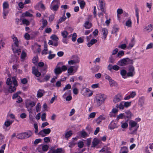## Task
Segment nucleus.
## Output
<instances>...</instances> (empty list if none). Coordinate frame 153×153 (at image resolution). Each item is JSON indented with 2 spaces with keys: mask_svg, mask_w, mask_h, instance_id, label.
Listing matches in <instances>:
<instances>
[{
  "mask_svg": "<svg viewBox=\"0 0 153 153\" xmlns=\"http://www.w3.org/2000/svg\"><path fill=\"white\" fill-rule=\"evenodd\" d=\"M110 85V86L111 87H112L114 86L115 85V84H116L115 82L112 79H111V80H110L109 81Z\"/></svg>",
  "mask_w": 153,
  "mask_h": 153,
  "instance_id": "nucleus-50",
  "label": "nucleus"
},
{
  "mask_svg": "<svg viewBox=\"0 0 153 153\" xmlns=\"http://www.w3.org/2000/svg\"><path fill=\"white\" fill-rule=\"evenodd\" d=\"M12 79L10 78H8L6 82L7 84L9 85L8 91L11 93L16 91V87L18 86L17 82L16 77H12Z\"/></svg>",
  "mask_w": 153,
  "mask_h": 153,
  "instance_id": "nucleus-1",
  "label": "nucleus"
},
{
  "mask_svg": "<svg viewBox=\"0 0 153 153\" xmlns=\"http://www.w3.org/2000/svg\"><path fill=\"white\" fill-rule=\"evenodd\" d=\"M23 133L25 139L31 136L32 134L31 132L30 131Z\"/></svg>",
  "mask_w": 153,
  "mask_h": 153,
  "instance_id": "nucleus-22",
  "label": "nucleus"
},
{
  "mask_svg": "<svg viewBox=\"0 0 153 153\" xmlns=\"http://www.w3.org/2000/svg\"><path fill=\"white\" fill-rule=\"evenodd\" d=\"M65 11L64 13L63 14L62 16V17H61L57 21V23L58 24H59L60 23H61V22L64 21L66 19V17H65Z\"/></svg>",
  "mask_w": 153,
  "mask_h": 153,
  "instance_id": "nucleus-23",
  "label": "nucleus"
},
{
  "mask_svg": "<svg viewBox=\"0 0 153 153\" xmlns=\"http://www.w3.org/2000/svg\"><path fill=\"white\" fill-rule=\"evenodd\" d=\"M106 96L103 94H97L94 98V102L97 106L103 103L106 98Z\"/></svg>",
  "mask_w": 153,
  "mask_h": 153,
  "instance_id": "nucleus-2",
  "label": "nucleus"
},
{
  "mask_svg": "<svg viewBox=\"0 0 153 153\" xmlns=\"http://www.w3.org/2000/svg\"><path fill=\"white\" fill-rule=\"evenodd\" d=\"M124 53L123 51H119L117 53V56L120 57L124 55Z\"/></svg>",
  "mask_w": 153,
  "mask_h": 153,
  "instance_id": "nucleus-58",
  "label": "nucleus"
},
{
  "mask_svg": "<svg viewBox=\"0 0 153 153\" xmlns=\"http://www.w3.org/2000/svg\"><path fill=\"white\" fill-rule=\"evenodd\" d=\"M131 102H125L124 103L123 106H124V107H128L131 105Z\"/></svg>",
  "mask_w": 153,
  "mask_h": 153,
  "instance_id": "nucleus-49",
  "label": "nucleus"
},
{
  "mask_svg": "<svg viewBox=\"0 0 153 153\" xmlns=\"http://www.w3.org/2000/svg\"><path fill=\"white\" fill-rule=\"evenodd\" d=\"M62 148H58L56 150H51V153H60L62 152Z\"/></svg>",
  "mask_w": 153,
  "mask_h": 153,
  "instance_id": "nucleus-29",
  "label": "nucleus"
},
{
  "mask_svg": "<svg viewBox=\"0 0 153 153\" xmlns=\"http://www.w3.org/2000/svg\"><path fill=\"white\" fill-rule=\"evenodd\" d=\"M12 121L7 120L4 123V125L6 127H8L12 124Z\"/></svg>",
  "mask_w": 153,
  "mask_h": 153,
  "instance_id": "nucleus-43",
  "label": "nucleus"
},
{
  "mask_svg": "<svg viewBox=\"0 0 153 153\" xmlns=\"http://www.w3.org/2000/svg\"><path fill=\"white\" fill-rule=\"evenodd\" d=\"M32 68V73L35 75L36 76L38 77L40 76L41 75L40 72L38 71L37 69L35 67H33Z\"/></svg>",
  "mask_w": 153,
  "mask_h": 153,
  "instance_id": "nucleus-13",
  "label": "nucleus"
},
{
  "mask_svg": "<svg viewBox=\"0 0 153 153\" xmlns=\"http://www.w3.org/2000/svg\"><path fill=\"white\" fill-rule=\"evenodd\" d=\"M99 140L97 138H94L92 142L91 147H95L99 144Z\"/></svg>",
  "mask_w": 153,
  "mask_h": 153,
  "instance_id": "nucleus-19",
  "label": "nucleus"
},
{
  "mask_svg": "<svg viewBox=\"0 0 153 153\" xmlns=\"http://www.w3.org/2000/svg\"><path fill=\"white\" fill-rule=\"evenodd\" d=\"M54 19V15L53 14L50 15L49 18V21L51 22L53 21Z\"/></svg>",
  "mask_w": 153,
  "mask_h": 153,
  "instance_id": "nucleus-59",
  "label": "nucleus"
},
{
  "mask_svg": "<svg viewBox=\"0 0 153 153\" xmlns=\"http://www.w3.org/2000/svg\"><path fill=\"white\" fill-rule=\"evenodd\" d=\"M42 26L41 27L40 29L41 30H42L43 28L46 27L48 24V22L45 19H42Z\"/></svg>",
  "mask_w": 153,
  "mask_h": 153,
  "instance_id": "nucleus-34",
  "label": "nucleus"
},
{
  "mask_svg": "<svg viewBox=\"0 0 153 153\" xmlns=\"http://www.w3.org/2000/svg\"><path fill=\"white\" fill-rule=\"evenodd\" d=\"M50 76H51L50 74H48L45 76V78L43 79V80H44V82H47L49 80L50 78Z\"/></svg>",
  "mask_w": 153,
  "mask_h": 153,
  "instance_id": "nucleus-56",
  "label": "nucleus"
},
{
  "mask_svg": "<svg viewBox=\"0 0 153 153\" xmlns=\"http://www.w3.org/2000/svg\"><path fill=\"white\" fill-rule=\"evenodd\" d=\"M59 6V5L55 4H53L52 5H51V4L50 6V8L51 10L56 11L58 10Z\"/></svg>",
  "mask_w": 153,
  "mask_h": 153,
  "instance_id": "nucleus-24",
  "label": "nucleus"
},
{
  "mask_svg": "<svg viewBox=\"0 0 153 153\" xmlns=\"http://www.w3.org/2000/svg\"><path fill=\"white\" fill-rule=\"evenodd\" d=\"M22 22L23 24H25L27 25H28L30 24V22L26 19H23Z\"/></svg>",
  "mask_w": 153,
  "mask_h": 153,
  "instance_id": "nucleus-47",
  "label": "nucleus"
},
{
  "mask_svg": "<svg viewBox=\"0 0 153 153\" xmlns=\"http://www.w3.org/2000/svg\"><path fill=\"white\" fill-rule=\"evenodd\" d=\"M46 114L45 113H44L42 114L41 119L42 121H45L46 120Z\"/></svg>",
  "mask_w": 153,
  "mask_h": 153,
  "instance_id": "nucleus-64",
  "label": "nucleus"
},
{
  "mask_svg": "<svg viewBox=\"0 0 153 153\" xmlns=\"http://www.w3.org/2000/svg\"><path fill=\"white\" fill-rule=\"evenodd\" d=\"M119 28H118L117 26L116 25H114L113 27V29L111 33H115L118 31Z\"/></svg>",
  "mask_w": 153,
  "mask_h": 153,
  "instance_id": "nucleus-32",
  "label": "nucleus"
},
{
  "mask_svg": "<svg viewBox=\"0 0 153 153\" xmlns=\"http://www.w3.org/2000/svg\"><path fill=\"white\" fill-rule=\"evenodd\" d=\"M122 99V96L120 94H118L115 96L113 99V101L117 103L120 101Z\"/></svg>",
  "mask_w": 153,
  "mask_h": 153,
  "instance_id": "nucleus-11",
  "label": "nucleus"
},
{
  "mask_svg": "<svg viewBox=\"0 0 153 153\" xmlns=\"http://www.w3.org/2000/svg\"><path fill=\"white\" fill-rule=\"evenodd\" d=\"M76 83H75L72 87V88H74V89L73 90V93L75 95H76L78 94V89L76 88Z\"/></svg>",
  "mask_w": 153,
  "mask_h": 153,
  "instance_id": "nucleus-26",
  "label": "nucleus"
},
{
  "mask_svg": "<svg viewBox=\"0 0 153 153\" xmlns=\"http://www.w3.org/2000/svg\"><path fill=\"white\" fill-rule=\"evenodd\" d=\"M105 117L103 115H100L97 119H95V121L98 124H100L103 120H105Z\"/></svg>",
  "mask_w": 153,
  "mask_h": 153,
  "instance_id": "nucleus-16",
  "label": "nucleus"
},
{
  "mask_svg": "<svg viewBox=\"0 0 153 153\" xmlns=\"http://www.w3.org/2000/svg\"><path fill=\"white\" fill-rule=\"evenodd\" d=\"M48 44L49 45H53L54 46L56 47L58 46V41H56L55 42H53V41L51 40H49Z\"/></svg>",
  "mask_w": 153,
  "mask_h": 153,
  "instance_id": "nucleus-31",
  "label": "nucleus"
},
{
  "mask_svg": "<svg viewBox=\"0 0 153 153\" xmlns=\"http://www.w3.org/2000/svg\"><path fill=\"white\" fill-rule=\"evenodd\" d=\"M123 117L124 118V114L121 113L119 115H118L117 117V119L118 120L120 119H123Z\"/></svg>",
  "mask_w": 153,
  "mask_h": 153,
  "instance_id": "nucleus-52",
  "label": "nucleus"
},
{
  "mask_svg": "<svg viewBox=\"0 0 153 153\" xmlns=\"http://www.w3.org/2000/svg\"><path fill=\"white\" fill-rule=\"evenodd\" d=\"M71 90L65 92L64 94L63 95V98H65L68 95H71Z\"/></svg>",
  "mask_w": 153,
  "mask_h": 153,
  "instance_id": "nucleus-42",
  "label": "nucleus"
},
{
  "mask_svg": "<svg viewBox=\"0 0 153 153\" xmlns=\"http://www.w3.org/2000/svg\"><path fill=\"white\" fill-rule=\"evenodd\" d=\"M79 60L78 59H77L76 60H71L68 61V63L70 65H73L77 63H79Z\"/></svg>",
  "mask_w": 153,
  "mask_h": 153,
  "instance_id": "nucleus-37",
  "label": "nucleus"
},
{
  "mask_svg": "<svg viewBox=\"0 0 153 153\" xmlns=\"http://www.w3.org/2000/svg\"><path fill=\"white\" fill-rule=\"evenodd\" d=\"M48 145H44L42 146V149L44 151H46L48 149Z\"/></svg>",
  "mask_w": 153,
  "mask_h": 153,
  "instance_id": "nucleus-60",
  "label": "nucleus"
},
{
  "mask_svg": "<svg viewBox=\"0 0 153 153\" xmlns=\"http://www.w3.org/2000/svg\"><path fill=\"white\" fill-rule=\"evenodd\" d=\"M133 63V61L132 60H131L129 58H126L119 61L117 63V64L120 66H123Z\"/></svg>",
  "mask_w": 153,
  "mask_h": 153,
  "instance_id": "nucleus-4",
  "label": "nucleus"
},
{
  "mask_svg": "<svg viewBox=\"0 0 153 153\" xmlns=\"http://www.w3.org/2000/svg\"><path fill=\"white\" fill-rule=\"evenodd\" d=\"M51 132L50 128H45L40 131L38 134L42 136V137H45L46 135L49 134Z\"/></svg>",
  "mask_w": 153,
  "mask_h": 153,
  "instance_id": "nucleus-6",
  "label": "nucleus"
},
{
  "mask_svg": "<svg viewBox=\"0 0 153 153\" xmlns=\"http://www.w3.org/2000/svg\"><path fill=\"white\" fill-rule=\"evenodd\" d=\"M97 41L96 39H93L91 40L90 42H88L87 44V45L88 47H90L93 44L96 43Z\"/></svg>",
  "mask_w": 153,
  "mask_h": 153,
  "instance_id": "nucleus-27",
  "label": "nucleus"
},
{
  "mask_svg": "<svg viewBox=\"0 0 153 153\" xmlns=\"http://www.w3.org/2000/svg\"><path fill=\"white\" fill-rule=\"evenodd\" d=\"M108 127L110 129H113L117 127V124L113 121L111 123Z\"/></svg>",
  "mask_w": 153,
  "mask_h": 153,
  "instance_id": "nucleus-21",
  "label": "nucleus"
},
{
  "mask_svg": "<svg viewBox=\"0 0 153 153\" xmlns=\"http://www.w3.org/2000/svg\"><path fill=\"white\" fill-rule=\"evenodd\" d=\"M51 4V5L55 4L59 5L60 4L59 0H53Z\"/></svg>",
  "mask_w": 153,
  "mask_h": 153,
  "instance_id": "nucleus-46",
  "label": "nucleus"
},
{
  "mask_svg": "<svg viewBox=\"0 0 153 153\" xmlns=\"http://www.w3.org/2000/svg\"><path fill=\"white\" fill-rule=\"evenodd\" d=\"M86 145L89 147L91 144V138L88 139L86 141Z\"/></svg>",
  "mask_w": 153,
  "mask_h": 153,
  "instance_id": "nucleus-61",
  "label": "nucleus"
},
{
  "mask_svg": "<svg viewBox=\"0 0 153 153\" xmlns=\"http://www.w3.org/2000/svg\"><path fill=\"white\" fill-rule=\"evenodd\" d=\"M78 3L79 4L80 7L82 9H83L84 7L85 4V3L84 1L80 2Z\"/></svg>",
  "mask_w": 153,
  "mask_h": 153,
  "instance_id": "nucleus-48",
  "label": "nucleus"
},
{
  "mask_svg": "<svg viewBox=\"0 0 153 153\" xmlns=\"http://www.w3.org/2000/svg\"><path fill=\"white\" fill-rule=\"evenodd\" d=\"M100 7L101 11L104 13H105V3L103 2V1H100Z\"/></svg>",
  "mask_w": 153,
  "mask_h": 153,
  "instance_id": "nucleus-10",
  "label": "nucleus"
},
{
  "mask_svg": "<svg viewBox=\"0 0 153 153\" xmlns=\"http://www.w3.org/2000/svg\"><path fill=\"white\" fill-rule=\"evenodd\" d=\"M76 33H74L72 35V40L73 42H75L76 41Z\"/></svg>",
  "mask_w": 153,
  "mask_h": 153,
  "instance_id": "nucleus-54",
  "label": "nucleus"
},
{
  "mask_svg": "<svg viewBox=\"0 0 153 153\" xmlns=\"http://www.w3.org/2000/svg\"><path fill=\"white\" fill-rule=\"evenodd\" d=\"M83 90L85 91V95L87 97H90L93 94V92L90 91V90L88 88H84Z\"/></svg>",
  "mask_w": 153,
  "mask_h": 153,
  "instance_id": "nucleus-14",
  "label": "nucleus"
},
{
  "mask_svg": "<svg viewBox=\"0 0 153 153\" xmlns=\"http://www.w3.org/2000/svg\"><path fill=\"white\" fill-rule=\"evenodd\" d=\"M39 7H40L43 10H45V7L42 3V1H40L35 6V8L36 10H39Z\"/></svg>",
  "mask_w": 153,
  "mask_h": 153,
  "instance_id": "nucleus-15",
  "label": "nucleus"
},
{
  "mask_svg": "<svg viewBox=\"0 0 153 153\" xmlns=\"http://www.w3.org/2000/svg\"><path fill=\"white\" fill-rule=\"evenodd\" d=\"M76 143L74 141H72L69 144V147L70 148H72L75 146Z\"/></svg>",
  "mask_w": 153,
  "mask_h": 153,
  "instance_id": "nucleus-62",
  "label": "nucleus"
},
{
  "mask_svg": "<svg viewBox=\"0 0 153 153\" xmlns=\"http://www.w3.org/2000/svg\"><path fill=\"white\" fill-rule=\"evenodd\" d=\"M51 39L53 40L56 41H57L58 39H59V38L57 36L55 35H52L51 37Z\"/></svg>",
  "mask_w": 153,
  "mask_h": 153,
  "instance_id": "nucleus-45",
  "label": "nucleus"
},
{
  "mask_svg": "<svg viewBox=\"0 0 153 153\" xmlns=\"http://www.w3.org/2000/svg\"><path fill=\"white\" fill-rule=\"evenodd\" d=\"M127 74V72L126 70L123 69L121 71L120 74L123 78H125V77L124 76H125Z\"/></svg>",
  "mask_w": 153,
  "mask_h": 153,
  "instance_id": "nucleus-41",
  "label": "nucleus"
},
{
  "mask_svg": "<svg viewBox=\"0 0 153 153\" xmlns=\"http://www.w3.org/2000/svg\"><path fill=\"white\" fill-rule=\"evenodd\" d=\"M102 31L103 33V37L105 39L107 36L108 34V31L107 29L105 28H103L102 29Z\"/></svg>",
  "mask_w": 153,
  "mask_h": 153,
  "instance_id": "nucleus-30",
  "label": "nucleus"
},
{
  "mask_svg": "<svg viewBox=\"0 0 153 153\" xmlns=\"http://www.w3.org/2000/svg\"><path fill=\"white\" fill-rule=\"evenodd\" d=\"M129 125L130 126L129 129L132 131L131 133V134H133L136 132L139 126L137 122L132 120H131L129 122Z\"/></svg>",
  "mask_w": 153,
  "mask_h": 153,
  "instance_id": "nucleus-3",
  "label": "nucleus"
},
{
  "mask_svg": "<svg viewBox=\"0 0 153 153\" xmlns=\"http://www.w3.org/2000/svg\"><path fill=\"white\" fill-rule=\"evenodd\" d=\"M41 69V71L42 73H43L44 75L47 72V69L48 68V66L46 64H45Z\"/></svg>",
  "mask_w": 153,
  "mask_h": 153,
  "instance_id": "nucleus-25",
  "label": "nucleus"
},
{
  "mask_svg": "<svg viewBox=\"0 0 153 153\" xmlns=\"http://www.w3.org/2000/svg\"><path fill=\"white\" fill-rule=\"evenodd\" d=\"M60 64H62V62L59 63L56 66L54 70V72L56 75H59L62 72V70H61L60 67L58 66V65Z\"/></svg>",
  "mask_w": 153,
  "mask_h": 153,
  "instance_id": "nucleus-7",
  "label": "nucleus"
},
{
  "mask_svg": "<svg viewBox=\"0 0 153 153\" xmlns=\"http://www.w3.org/2000/svg\"><path fill=\"white\" fill-rule=\"evenodd\" d=\"M11 37L13 42V43L12 44H13V47H14V46H15L17 47H19V41L17 38L14 35H13Z\"/></svg>",
  "mask_w": 153,
  "mask_h": 153,
  "instance_id": "nucleus-9",
  "label": "nucleus"
},
{
  "mask_svg": "<svg viewBox=\"0 0 153 153\" xmlns=\"http://www.w3.org/2000/svg\"><path fill=\"white\" fill-rule=\"evenodd\" d=\"M74 66H71L70 67L68 68V72L69 74H70L72 73L73 71H74V69L73 67Z\"/></svg>",
  "mask_w": 153,
  "mask_h": 153,
  "instance_id": "nucleus-55",
  "label": "nucleus"
},
{
  "mask_svg": "<svg viewBox=\"0 0 153 153\" xmlns=\"http://www.w3.org/2000/svg\"><path fill=\"white\" fill-rule=\"evenodd\" d=\"M129 72L127 73V75L128 77H132L135 74L134 68L132 65H130L128 67Z\"/></svg>",
  "mask_w": 153,
  "mask_h": 153,
  "instance_id": "nucleus-5",
  "label": "nucleus"
},
{
  "mask_svg": "<svg viewBox=\"0 0 153 153\" xmlns=\"http://www.w3.org/2000/svg\"><path fill=\"white\" fill-rule=\"evenodd\" d=\"M126 26L128 27H131L132 26V22L130 19H128V20L126 22Z\"/></svg>",
  "mask_w": 153,
  "mask_h": 153,
  "instance_id": "nucleus-33",
  "label": "nucleus"
},
{
  "mask_svg": "<svg viewBox=\"0 0 153 153\" xmlns=\"http://www.w3.org/2000/svg\"><path fill=\"white\" fill-rule=\"evenodd\" d=\"M71 89V86L70 84L67 85L63 89V91H64L66 90Z\"/></svg>",
  "mask_w": 153,
  "mask_h": 153,
  "instance_id": "nucleus-51",
  "label": "nucleus"
},
{
  "mask_svg": "<svg viewBox=\"0 0 153 153\" xmlns=\"http://www.w3.org/2000/svg\"><path fill=\"white\" fill-rule=\"evenodd\" d=\"M27 55L26 53L25 52L23 51H22V53L21 55V58L22 59H24L25 57H26Z\"/></svg>",
  "mask_w": 153,
  "mask_h": 153,
  "instance_id": "nucleus-44",
  "label": "nucleus"
},
{
  "mask_svg": "<svg viewBox=\"0 0 153 153\" xmlns=\"http://www.w3.org/2000/svg\"><path fill=\"white\" fill-rule=\"evenodd\" d=\"M153 29V25L152 24L149 25L146 27L145 28L144 30L148 32H149Z\"/></svg>",
  "mask_w": 153,
  "mask_h": 153,
  "instance_id": "nucleus-17",
  "label": "nucleus"
},
{
  "mask_svg": "<svg viewBox=\"0 0 153 153\" xmlns=\"http://www.w3.org/2000/svg\"><path fill=\"white\" fill-rule=\"evenodd\" d=\"M3 14L4 16H6L8 13V11L7 10H6L5 9L8 8L9 7V4L7 2H4L3 5Z\"/></svg>",
  "mask_w": 153,
  "mask_h": 153,
  "instance_id": "nucleus-8",
  "label": "nucleus"
},
{
  "mask_svg": "<svg viewBox=\"0 0 153 153\" xmlns=\"http://www.w3.org/2000/svg\"><path fill=\"white\" fill-rule=\"evenodd\" d=\"M126 45L125 44H123L119 45L118 46V48H120L124 49L126 48Z\"/></svg>",
  "mask_w": 153,
  "mask_h": 153,
  "instance_id": "nucleus-57",
  "label": "nucleus"
},
{
  "mask_svg": "<svg viewBox=\"0 0 153 153\" xmlns=\"http://www.w3.org/2000/svg\"><path fill=\"white\" fill-rule=\"evenodd\" d=\"M61 34L64 38H66L68 35V33L66 31L64 30L62 32Z\"/></svg>",
  "mask_w": 153,
  "mask_h": 153,
  "instance_id": "nucleus-38",
  "label": "nucleus"
},
{
  "mask_svg": "<svg viewBox=\"0 0 153 153\" xmlns=\"http://www.w3.org/2000/svg\"><path fill=\"white\" fill-rule=\"evenodd\" d=\"M92 26V24L91 22L89 21H87L85 22L84 26L85 28L89 29Z\"/></svg>",
  "mask_w": 153,
  "mask_h": 153,
  "instance_id": "nucleus-18",
  "label": "nucleus"
},
{
  "mask_svg": "<svg viewBox=\"0 0 153 153\" xmlns=\"http://www.w3.org/2000/svg\"><path fill=\"white\" fill-rule=\"evenodd\" d=\"M124 114V118H128V120L130 119L133 116V114L129 110L126 111Z\"/></svg>",
  "mask_w": 153,
  "mask_h": 153,
  "instance_id": "nucleus-12",
  "label": "nucleus"
},
{
  "mask_svg": "<svg viewBox=\"0 0 153 153\" xmlns=\"http://www.w3.org/2000/svg\"><path fill=\"white\" fill-rule=\"evenodd\" d=\"M45 92L43 90L39 89L38 91L37 94V97L38 98L41 97L43 96V94Z\"/></svg>",
  "mask_w": 153,
  "mask_h": 153,
  "instance_id": "nucleus-20",
  "label": "nucleus"
},
{
  "mask_svg": "<svg viewBox=\"0 0 153 153\" xmlns=\"http://www.w3.org/2000/svg\"><path fill=\"white\" fill-rule=\"evenodd\" d=\"M109 62L111 63H114V62L115 59L112 55L110 56L109 58Z\"/></svg>",
  "mask_w": 153,
  "mask_h": 153,
  "instance_id": "nucleus-63",
  "label": "nucleus"
},
{
  "mask_svg": "<svg viewBox=\"0 0 153 153\" xmlns=\"http://www.w3.org/2000/svg\"><path fill=\"white\" fill-rule=\"evenodd\" d=\"M16 137L17 138L20 139H25V138L24 136L23 133H20L18 134H17L16 136Z\"/></svg>",
  "mask_w": 153,
  "mask_h": 153,
  "instance_id": "nucleus-40",
  "label": "nucleus"
},
{
  "mask_svg": "<svg viewBox=\"0 0 153 153\" xmlns=\"http://www.w3.org/2000/svg\"><path fill=\"white\" fill-rule=\"evenodd\" d=\"M72 131L70 130L67 132L65 134V137L66 138H68V137H70L72 134Z\"/></svg>",
  "mask_w": 153,
  "mask_h": 153,
  "instance_id": "nucleus-35",
  "label": "nucleus"
},
{
  "mask_svg": "<svg viewBox=\"0 0 153 153\" xmlns=\"http://www.w3.org/2000/svg\"><path fill=\"white\" fill-rule=\"evenodd\" d=\"M80 135L81 137L85 138L87 136V133L84 131V130L80 132Z\"/></svg>",
  "mask_w": 153,
  "mask_h": 153,
  "instance_id": "nucleus-28",
  "label": "nucleus"
},
{
  "mask_svg": "<svg viewBox=\"0 0 153 153\" xmlns=\"http://www.w3.org/2000/svg\"><path fill=\"white\" fill-rule=\"evenodd\" d=\"M36 110L37 112H38L40 111L41 105L39 103H38L36 106Z\"/></svg>",
  "mask_w": 153,
  "mask_h": 153,
  "instance_id": "nucleus-53",
  "label": "nucleus"
},
{
  "mask_svg": "<svg viewBox=\"0 0 153 153\" xmlns=\"http://www.w3.org/2000/svg\"><path fill=\"white\" fill-rule=\"evenodd\" d=\"M12 50L14 53H18L21 52V50L20 49H15L13 47V44H12Z\"/></svg>",
  "mask_w": 153,
  "mask_h": 153,
  "instance_id": "nucleus-39",
  "label": "nucleus"
},
{
  "mask_svg": "<svg viewBox=\"0 0 153 153\" xmlns=\"http://www.w3.org/2000/svg\"><path fill=\"white\" fill-rule=\"evenodd\" d=\"M44 49L42 51V54H47V53L46 52H45V53H44V51H47L48 50L47 48V45L46 44V42L45 41L44 42Z\"/></svg>",
  "mask_w": 153,
  "mask_h": 153,
  "instance_id": "nucleus-36",
  "label": "nucleus"
}]
</instances>
